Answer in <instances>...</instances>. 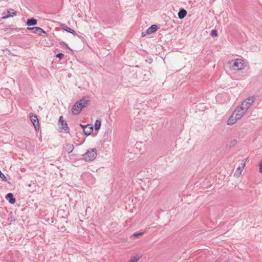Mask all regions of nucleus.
<instances>
[{
	"label": "nucleus",
	"mask_w": 262,
	"mask_h": 262,
	"mask_svg": "<svg viewBox=\"0 0 262 262\" xmlns=\"http://www.w3.org/2000/svg\"><path fill=\"white\" fill-rule=\"evenodd\" d=\"M246 111L241 106H238L230 116V125L235 123L245 114Z\"/></svg>",
	"instance_id": "obj_1"
},
{
	"label": "nucleus",
	"mask_w": 262,
	"mask_h": 262,
	"mask_svg": "<svg viewBox=\"0 0 262 262\" xmlns=\"http://www.w3.org/2000/svg\"><path fill=\"white\" fill-rule=\"evenodd\" d=\"M97 157V150L96 148L88 149L87 151L82 155L83 159L87 161H92Z\"/></svg>",
	"instance_id": "obj_2"
},
{
	"label": "nucleus",
	"mask_w": 262,
	"mask_h": 262,
	"mask_svg": "<svg viewBox=\"0 0 262 262\" xmlns=\"http://www.w3.org/2000/svg\"><path fill=\"white\" fill-rule=\"evenodd\" d=\"M255 99V98L254 96L249 97L242 102L241 106L244 109V110L247 111L254 103Z\"/></svg>",
	"instance_id": "obj_3"
},
{
	"label": "nucleus",
	"mask_w": 262,
	"mask_h": 262,
	"mask_svg": "<svg viewBox=\"0 0 262 262\" xmlns=\"http://www.w3.org/2000/svg\"><path fill=\"white\" fill-rule=\"evenodd\" d=\"M245 63L243 59H237L234 60L232 65V69L234 70H240L245 68Z\"/></svg>",
	"instance_id": "obj_4"
},
{
	"label": "nucleus",
	"mask_w": 262,
	"mask_h": 262,
	"mask_svg": "<svg viewBox=\"0 0 262 262\" xmlns=\"http://www.w3.org/2000/svg\"><path fill=\"white\" fill-rule=\"evenodd\" d=\"M58 125L59 126V129H61L60 132L65 133H69L70 128L68 127L66 121L63 120L62 116H60L59 117Z\"/></svg>",
	"instance_id": "obj_5"
},
{
	"label": "nucleus",
	"mask_w": 262,
	"mask_h": 262,
	"mask_svg": "<svg viewBox=\"0 0 262 262\" xmlns=\"http://www.w3.org/2000/svg\"><path fill=\"white\" fill-rule=\"evenodd\" d=\"M77 102L80 108L82 110L83 108L86 107L89 105L90 100L88 97L84 96L79 101H77Z\"/></svg>",
	"instance_id": "obj_6"
},
{
	"label": "nucleus",
	"mask_w": 262,
	"mask_h": 262,
	"mask_svg": "<svg viewBox=\"0 0 262 262\" xmlns=\"http://www.w3.org/2000/svg\"><path fill=\"white\" fill-rule=\"evenodd\" d=\"M29 116L35 130H37L39 128V123L37 116L33 115L32 113H30Z\"/></svg>",
	"instance_id": "obj_7"
},
{
	"label": "nucleus",
	"mask_w": 262,
	"mask_h": 262,
	"mask_svg": "<svg viewBox=\"0 0 262 262\" xmlns=\"http://www.w3.org/2000/svg\"><path fill=\"white\" fill-rule=\"evenodd\" d=\"M27 29L32 30L33 33L38 34L40 36H41L42 34H46V32L41 28L38 27H27Z\"/></svg>",
	"instance_id": "obj_8"
},
{
	"label": "nucleus",
	"mask_w": 262,
	"mask_h": 262,
	"mask_svg": "<svg viewBox=\"0 0 262 262\" xmlns=\"http://www.w3.org/2000/svg\"><path fill=\"white\" fill-rule=\"evenodd\" d=\"M16 11H15L14 9H10L6 10V13L4 12L3 15H4L6 14L5 15H4L2 18V19H7L9 17H12L14 16H15L16 15Z\"/></svg>",
	"instance_id": "obj_9"
},
{
	"label": "nucleus",
	"mask_w": 262,
	"mask_h": 262,
	"mask_svg": "<svg viewBox=\"0 0 262 262\" xmlns=\"http://www.w3.org/2000/svg\"><path fill=\"white\" fill-rule=\"evenodd\" d=\"M245 161H244V162L242 163L241 164V165L239 166L237 169H236L234 173V176L236 177V178H238L241 174H242V172L245 167Z\"/></svg>",
	"instance_id": "obj_10"
},
{
	"label": "nucleus",
	"mask_w": 262,
	"mask_h": 262,
	"mask_svg": "<svg viewBox=\"0 0 262 262\" xmlns=\"http://www.w3.org/2000/svg\"><path fill=\"white\" fill-rule=\"evenodd\" d=\"M82 110L80 108L77 102H76L72 106V113L73 115L79 114Z\"/></svg>",
	"instance_id": "obj_11"
},
{
	"label": "nucleus",
	"mask_w": 262,
	"mask_h": 262,
	"mask_svg": "<svg viewBox=\"0 0 262 262\" xmlns=\"http://www.w3.org/2000/svg\"><path fill=\"white\" fill-rule=\"evenodd\" d=\"M93 131V127L90 125H86L83 128V133L86 136L90 135Z\"/></svg>",
	"instance_id": "obj_12"
},
{
	"label": "nucleus",
	"mask_w": 262,
	"mask_h": 262,
	"mask_svg": "<svg viewBox=\"0 0 262 262\" xmlns=\"http://www.w3.org/2000/svg\"><path fill=\"white\" fill-rule=\"evenodd\" d=\"M6 198L8 200V202L13 204L15 203V199L14 198L13 194L12 193H9L6 195Z\"/></svg>",
	"instance_id": "obj_13"
},
{
	"label": "nucleus",
	"mask_w": 262,
	"mask_h": 262,
	"mask_svg": "<svg viewBox=\"0 0 262 262\" xmlns=\"http://www.w3.org/2000/svg\"><path fill=\"white\" fill-rule=\"evenodd\" d=\"M60 27L63 30L66 31L68 32H69V33L72 34L74 35H76L77 34L76 32L74 30L68 27L67 26H66V25H64L63 24H61Z\"/></svg>",
	"instance_id": "obj_14"
},
{
	"label": "nucleus",
	"mask_w": 262,
	"mask_h": 262,
	"mask_svg": "<svg viewBox=\"0 0 262 262\" xmlns=\"http://www.w3.org/2000/svg\"><path fill=\"white\" fill-rule=\"evenodd\" d=\"M158 29L156 25H152L146 30V33L152 34L156 32Z\"/></svg>",
	"instance_id": "obj_15"
},
{
	"label": "nucleus",
	"mask_w": 262,
	"mask_h": 262,
	"mask_svg": "<svg viewBox=\"0 0 262 262\" xmlns=\"http://www.w3.org/2000/svg\"><path fill=\"white\" fill-rule=\"evenodd\" d=\"M178 15L180 19H183L186 16L187 11L184 9H181L178 12Z\"/></svg>",
	"instance_id": "obj_16"
},
{
	"label": "nucleus",
	"mask_w": 262,
	"mask_h": 262,
	"mask_svg": "<svg viewBox=\"0 0 262 262\" xmlns=\"http://www.w3.org/2000/svg\"><path fill=\"white\" fill-rule=\"evenodd\" d=\"M37 23V21L34 18H31L28 19L27 20V22H26L27 25L29 26H34V25H36Z\"/></svg>",
	"instance_id": "obj_17"
},
{
	"label": "nucleus",
	"mask_w": 262,
	"mask_h": 262,
	"mask_svg": "<svg viewBox=\"0 0 262 262\" xmlns=\"http://www.w3.org/2000/svg\"><path fill=\"white\" fill-rule=\"evenodd\" d=\"M74 149V146L72 144H67L65 146V150L69 154L72 152Z\"/></svg>",
	"instance_id": "obj_18"
},
{
	"label": "nucleus",
	"mask_w": 262,
	"mask_h": 262,
	"mask_svg": "<svg viewBox=\"0 0 262 262\" xmlns=\"http://www.w3.org/2000/svg\"><path fill=\"white\" fill-rule=\"evenodd\" d=\"M101 120L100 119H97L95 122V130H98L101 127Z\"/></svg>",
	"instance_id": "obj_19"
},
{
	"label": "nucleus",
	"mask_w": 262,
	"mask_h": 262,
	"mask_svg": "<svg viewBox=\"0 0 262 262\" xmlns=\"http://www.w3.org/2000/svg\"><path fill=\"white\" fill-rule=\"evenodd\" d=\"M139 257L133 256L130 259L129 262H137L139 260Z\"/></svg>",
	"instance_id": "obj_20"
},
{
	"label": "nucleus",
	"mask_w": 262,
	"mask_h": 262,
	"mask_svg": "<svg viewBox=\"0 0 262 262\" xmlns=\"http://www.w3.org/2000/svg\"><path fill=\"white\" fill-rule=\"evenodd\" d=\"M0 178L2 179V180L4 181H7V179L5 174L1 171L0 170Z\"/></svg>",
	"instance_id": "obj_21"
},
{
	"label": "nucleus",
	"mask_w": 262,
	"mask_h": 262,
	"mask_svg": "<svg viewBox=\"0 0 262 262\" xmlns=\"http://www.w3.org/2000/svg\"><path fill=\"white\" fill-rule=\"evenodd\" d=\"M211 36L212 37H216L217 36V32L216 30H212L211 32Z\"/></svg>",
	"instance_id": "obj_22"
},
{
	"label": "nucleus",
	"mask_w": 262,
	"mask_h": 262,
	"mask_svg": "<svg viewBox=\"0 0 262 262\" xmlns=\"http://www.w3.org/2000/svg\"><path fill=\"white\" fill-rule=\"evenodd\" d=\"M143 234L142 232L136 233L133 235V236L135 238H137Z\"/></svg>",
	"instance_id": "obj_23"
},
{
	"label": "nucleus",
	"mask_w": 262,
	"mask_h": 262,
	"mask_svg": "<svg viewBox=\"0 0 262 262\" xmlns=\"http://www.w3.org/2000/svg\"><path fill=\"white\" fill-rule=\"evenodd\" d=\"M63 56H64V54L62 53H58L56 55V57L60 59H62L63 57Z\"/></svg>",
	"instance_id": "obj_24"
},
{
	"label": "nucleus",
	"mask_w": 262,
	"mask_h": 262,
	"mask_svg": "<svg viewBox=\"0 0 262 262\" xmlns=\"http://www.w3.org/2000/svg\"><path fill=\"white\" fill-rule=\"evenodd\" d=\"M11 30V31H18V29L17 28H5V31H7V30Z\"/></svg>",
	"instance_id": "obj_25"
},
{
	"label": "nucleus",
	"mask_w": 262,
	"mask_h": 262,
	"mask_svg": "<svg viewBox=\"0 0 262 262\" xmlns=\"http://www.w3.org/2000/svg\"><path fill=\"white\" fill-rule=\"evenodd\" d=\"M259 172L260 173H262V162H259Z\"/></svg>",
	"instance_id": "obj_26"
},
{
	"label": "nucleus",
	"mask_w": 262,
	"mask_h": 262,
	"mask_svg": "<svg viewBox=\"0 0 262 262\" xmlns=\"http://www.w3.org/2000/svg\"><path fill=\"white\" fill-rule=\"evenodd\" d=\"M147 34H149V33H146V31L145 32H143L142 33V36L144 37L146 36Z\"/></svg>",
	"instance_id": "obj_27"
},
{
	"label": "nucleus",
	"mask_w": 262,
	"mask_h": 262,
	"mask_svg": "<svg viewBox=\"0 0 262 262\" xmlns=\"http://www.w3.org/2000/svg\"><path fill=\"white\" fill-rule=\"evenodd\" d=\"M236 142H237L236 140H235L233 141L232 142V143H230V145H231V144H232L233 145H234V144H236Z\"/></svg>",
	"instance_id": "obj_28"
},
{
	"label": "nucleus",
	"mask_w": 262,
	"mask_h": 262,
	"mask_svg": "<svg viewBox=\"0 0 262 262\" xmlns=\"http://www.w3.org/2000/svg\"><path fill=\"white\" fill-rule=\"evenodd\" d=\"M229 123H230V121H229V119L227 121V124L228 125H229Z\"/></svg>",
	"instance_id": "obj_29"
},
{
	"label": "nucleus",
	"mask_w": 262,
	"mask_h": 262,
	"mask_svg": "<svg viewBox=\"0 0 262 262\" xmlns=\"http://www.w3.org/2000/svg\"><path fill=\"white\" fill-rule=\"evenodd\" d=\"M80 126H81L83 129L84 128V126H85L84 125H82V124H80Z\"/></svg>",
	"instance_id": "obj_30"
},
{
	"label": "nucleus",
	"mask_w": 262,
	"mask_h": 262,
	"mask_svg": "<svg viewBox=\"0 0 262 262\" xmlns=\"http://www.w3.org/2000/svg\"><path fill=\"white\" fill-rule=\"evenodd\" d=\"M66 47H67V48H68V49H69L71 50V49H70V48L68 46V45H66Z\"/></svg>",
	"instance_id": "obj_31"
},
{
	"label": "nucleus",
	"mask_w": 262,
	"mask_h": 262,
	"mask_svg": "<svg viewBox=\"0 0 262 262\" xmlns=\"http://www.w3.org/2000/svg\"><path fill=\"white\" fill-rule=\"evenodd\" d=\"M7 262H12V261H7Z\"/></svg>",
	"instance_id": "obj_32"
}]
</instances>
